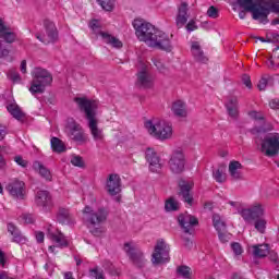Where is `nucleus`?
Instances as JSON below:
<instances>
[{
  "mask_svg": "<svg viewBox=\"0 0 279 279\" xmlns=\"http://www.w3.org/2000/svg\"><path fill=\"white\" fill-rule=\"evenodd\" d=\"M268 254H269V258H270V260H272V263H278V253L270 252Z\"/></svg>",
  "mask_w": 279,
  "mask_h": 279,
  "instance_id": "obj_62",
  "label": "nucleus"
},
{
  "mask_svg": "<svg viewBox=\"0 0 279 279\" xmlns=\"http://www.w3.org/2000/svg\"><path fill=\"white\" fill-rule=\"evenodd\" d=\"M262 151L265 156L274 157L279 153V133L268 134L262 143Z\"/></svg>",
  "mask_w": 279,
  "mask_h": 279,
  "instance_id": "obj_11",
  "label": "nucleus"
},
{
  "mask_svg": "<svg viewBox=\"0 0 279 279\" xmlns=\"http://www.w3.org/2000/svg\"><path fill=\"white\" fill-rule=\"evenodd\" d=\"M144 128L157 141H171L173 138V124L167 120L153 118L144 123Z\"/></svg>",
  "mask_w": 279,
  "mask_h": 279,
  "instance_id": "obj_3",
  "label": "nucleus"
},
{
  "mask_svg": "<svg viewBox=\"0 0 279 279\" xmlns=\"http://www.w3.org/2000/svg\"><path fill=\"white\" fill-rule=\"evenodd\" d=\"M213 225L215 230H217V232H225L226 230V220H223L219 214H214L213 215Z\"/></svg>",
  "mask_w": 279,
  "mask_h": 279,
  "instance_id": "obj_36",
  "label": "nucleus"
},
{
  "mask_svg": "<svg viewBox=\"0 0 279 279\" xmlns=\"http://www.w3.org/2000/svg\"><path fill=\"white\" fill-rule=\"evenodd\" d=\"M0 265L5 267V253L0 248Z\"/></svg>",
  "mask_w": 279,
  "mask_h": 279,
  "instance_id": "obj_61",
  "label": "nucleus"
},
{
  "mask_svg": "<svg viewBox=\"0 0 279 279\" xmlns=\"http://www.w3.org/2000/svg\"><path fill=\"white\" fill-rule=\"evenodd\" d=\"M171 110L174 117L179 119H186L189 117V107L186 106V101L182 99L174 100Z\"/></svg>",
  "mask_w": 279,
  "mask_h": 279,
  "instance_id": "obj_24",
  "label": "nucleus"
},
{
  "mask_svg": "<svg viewBox=\"0 0 279 279\" xmlns=\"http://www.w3.org/2000/svg\"><path fill=\"white\" fill-rule=\"evenodd\" d=\"M123 251L125 252L126 256L132 259V263L135 265V267H145V255L141 250H138V245H136V243H124Z\"/></svg>",
  "mask_w": 279,
  "mask_h": 279,
  "instance_id": "obj_10",
  "label": "nucleus"
},
{
  "mask_svg": "<svg viewBox=\"0 0 279 279\" xmlns=\"http://www.w3.org/2000/svg\"><path fill=\"white\" fill-rule=\"evenodd\" d=\"M8 167V161L3 155H0V169H5Z\"/></svg>",
  "mask_w": 279,
  "mask_h": 279,
  "instance_id": "obj_60",
  "label": "nucleus"
},
{
  "mask_svg": "<svg viewBox=\"0 0 279 279\" xmlns=\"http://www.w3.org/2000/svg\"><path fill=\"white\" fill-rule=\"evenodd\" d=\"M22 219H23L24 223H34V221H36V218L32 214L22 215Z\"/></svg>",
  "mask_w": 279,
  "mask_h": 279,
  "instance_id": "obj_52",
  "label": "nucleus"
},
{
  "mask_svg": "<svg viewBox=\"0 0 279 279\" xmlns=\"http://www.w3.org/2000/svg\"><path fill=\"white\" fill-rule=\"evenodd\" d=\"M7 76L13 84H19L21 82V75L16 71H10L7 73Z\"/></svg>",
  "mask_w": 279,
  "mask_h": 279,
  "instance_id": "obj_45",
  "label": "nucleus"
},
{
  "mask_svg": "<svg viewBox=\"0 0 279 279\" xmlns=\"http://www.w3.org/2000/svg\"><path fill=\"white\" fill-rule=\"evenodd\" d=\"M0 279H12V278L8 276V272L0 271Z\"/></svg>",
  "mask_w": 279,
  "mask_h": 279,
  "instance_id": "obj_64",
  "label": "nucleus"
},
{
  "mask_svg": "<svg viewBox=\"0 0 279 279\" xmlns=\"http://www.w3.org/2000/svg\"><path fill=\"white\" fill-rule=\"evenodd\" d=\"M226 109L231 119H239V98H229L226 102Z\"/></svg>",
  "mask_w": 279,
  "mask_h": 279,
  "instance_id": "obj_27",
  "label": "nucleus"
},
{
  "mask_svg": "<svg viewBox=\"0 0 279 279\" xmlns=\"http://www.w3.org/2000/svg\"><path fill=\"white\" fill-rule=\"evenodd\" d=\"M89 27L92 32L96 34L97 38H101V40L107 45H110V47H113L114 49H121V47H123V41L109 33L101 31V23H99V21L92 20L89 22Z\"/></svg>",
  "mask_w": 279,
  "mask_h": 279,
  "instance_id": "obj_7",
  "label": "nucleus"
},
{
  "mask_svg": "<svg viewBox=\"0 0 279 279\" xmlns=\"http://www.w3.org/2000/svg\"><path fill=\"white\" fill-rule=\"evenodd\" d=\"M248 117L254 121H263V119H265L262 112L254 110L248 112Z\"/></svg>",
  "mask_w": 279,
  "mask_h": 279,
  "instance_id": "obj_48",
  "label": "nucleus"
},
{
  "mask_svg": "<svg viewBox=\"0 0 279 279\" xmlns=\"http://www.w3.org/2000/svg\"><path fill=\"white\" fill-rule=\"evenodd\" d=\"M153 265H162L169 263V245L165 240H158L151 255Z\"/></svg>",
  "mask_w": 279,
  "mask_h": 279,
  "instance_id": "obj_12",
  "label": "nucleus"
},
{
  "mask_svg": "<svg viewBox=\"0 0 279 279\" xmlns=\"http://www.w3.org/2000/svg\"><path fill=\"white\" fill-rule=\"evenodd\" d=\"M0 38H3L5 43H14L16 40V35L12 32V29L5 27L3 24V20L0 19Z\"/></svg>",
  "mask_w": 279,
  "mask_h": 279,
  "instance_id": "obj_30",
  "label": "nucleus"
},
{
  "mask_svg": "<svg viewBox=\"0 0 279 279\" xmlns=\"http://www.w3.org/2000/svg\"><path fill=\"white\" fill-rule=\"evenodd\" d=\"M178 221L186 234H191V232H193V227L198 223L197 218L189 214H181L178 217Z\"/></svg>",
  "mask_w": 279,
  "mask_h": 279,
  "instance_id": "obj_20",
  "label": "nucleus"
},
{
  "mask_svg": "<svg viewBox=\"0 0 279 279\" xmlns=\"http://www.w3.org/2000/svg\"><path fill=\"white\" fill-rule=\"evenodd\" d=\"M177 276H179L180 278L191 279V276H192L191 267L189 266L177 267Z\"/></svg>",
  "mask_w": 279,
  "mask_h": 279,
  "instance_id": "obj_41",
  "label": "nucleus"
},
{
  "mask_svg": "<svg viewBox=\"0 0 279 279\" xmlns=\"http://www.w3.org/2000/svg\"><path fill=\"white\" fill-rule=\"evenodd\" d=\"M35 204L41 210V213H49L53 208V201L51 194L47 191H39L35 196Z\"/></svg>",
  "mask_w": 279,
  "mask_h": 279,
  "instance_id": "obj_14",
  "label": "nucleus"
},
{
  "mask_svg": "<svg viewBox=\"0 0 279 279\" xmlns=\"http://www.w3.org/2000/svg\"><path fill=\"white\" fill-rule=\"evenodd\" d=\"M241 80H242V83L244 84V86H246V88H248V90H252V78L250 77V75L243 74Z\"/></svg>",
  "mask_w": 279,
  "mask_h": 279,
  "instance_id": "obj_49",
  "label": "nucleus"
},
{
  "mask_svg": "<svg viewBox=\"0 0 279 279\" xmlns=\"http://www.w3.org/2000/svg\"><path fill=\"white\" fill-rule=\"evenodd\" d=\"M132 26L135 31L136 38H138L141 43H145L148 47L161 49L162 51H171V49H173V46H171L172 36L160 31L151 23L143 19H135L132 22Z\"/></svg>",
  "mask_w": 279,
  "mask_h": 279,
  "instance_id": "obj_1",
  "label": "nucleus"
},
{
  "mask_svg": "<svg viewBox=\"0 0 279 279\" xmlns=\"http://www.w3.org/2000/svg\"><path fill=\"white\" fill-rule=\"evenodd\" d=\"M106 191L111 197L121 193V177L119 174H109L106 181Z\"/></svg>",
  "mask_w": 279,
  "mask_h": 279,
  "instance_id": "obj_15",
  "label": "nucleus"
},
{
  "mask_svg": "<svg viewBox=\"0 0 279 279\" xmlns=\"http://www.w3.org/2000/svg\"><path fill=\"white\" fill-rule=\"evenodd\" d=\"M268 69H278L279 66V46L272 50V54L266 58Z\"/></svg>",
  "mask_w": 279,
  "mask_h": 279,
  "instance_id": "obj_31",
  "label": "nucleus"
},
{
  "mask_svg": "<svg viewBox=\"0 0 279 279\" xmlns=\"http://www.w3.org/2000/svg\"><path fill=\"white\" fill-rule=\"evenodd\" d=\"M253 254L257 256V258H265L269 254V245L268 244H258L253 246Z\"/></svg>",
  "mask_w": 279,
  "mask_h": 279,
  "instance_id": "obj_33",
  "label": "nucleus"
},
{
  "mask_svg": "<svg viewBox=\"0 0 279 279\" xmlns=\"http://www.w3.org/2000/svg\"><path fill=\"white\" fill-rule=\"evenodd\" d=\"M191 53L197 62H202L203 64H206V62H208V57H206L204 50H202V45L199 44V41L191 43Z\"/></svg>",
  "mask_w": 279,
  "mask_h": 279,
  "instance_id": "obj_25",
  "label": "nucleus"
},
{
  "mask_svg": "<svg viewBox=\"0 0 279 279\" xmlns=\"http://www.w3.org/2000/svg\"><path fill=\"white\" fill-rule=\"evenodd\" d=\"M207 16H209V19H219V10L215 7H209L207 10Z\"/></svg>",
  "mask_w": 279,
  "mask_h": 279,
  "instance_id": "obj_47",
  "label": "nucleus"
},
{
  "mask_svg": "<svg viewBox=\"0 0 279 279\" xmlns=\"http://www.w3.org/2000/svg\"><path fill=\"white\" fill-rule=\"evenodd\" d=\"M189 22V3L181 2L178 7V12L175 15V25L179 29H182L183 26Z\"/></svg>",
  "mask_w": 279,
  "mask_h": 279,
  "instance_id": "obj_21",
  "label": "nucleus"
},
{
  "mask_svg": "<svg viewBox=\"0 0 279 279\" xmlns=\"http://www.w3.org/2000/svg\"><path fill=\"white\" fill-rule=\"evenodd\" d=\"M253 223L257 232H259L260 234H265V230H267V220L263 218V216L253 220Z\"/></svg>",
  "mask_w": 279,
  "mask_h": 279,
  "instance_id": "obj_38",
  "label": "nucleus"
},
{
  "mask_svg": "<svg viewBox=\"0 0 279 279\" xmlns=\"http://www.w3.org/2000/svg\"><path fill=\"white\" fill-rule=\"evenodd\" d=\"M252 133L255 134V136H260V134H265V130L264 129H253Z\"/></svg>",
  "mask_w": 279,
  "mask_h": 279,
  "instance_id": "obj_63",
  "label": "nucleus"
},
{
  "mask_svg": "<svg viewBox=\"0 0 279 279\" xmlns=\"http://www.w3.org/2000/svg\"><path fill=\"white\" fill-rule=\"evenodd\" d=\"M257 88H258L259 90H265V88H267V78L263 77V78L259 81V83H258V85H257Z\"/></svg>",
  "mask_w": 279,
  "mask_h": 279,
  "instance_id": "obj_57",
  "label": "nucleus"
},
{
  "mask_svg": "<svg viewBox=\"0 0 279 279\" xmlns=\"http://www.w3.org/2000/svg\"><path fill=\"white\" fill-rule=\"evenodd\" d=\"M169 169L175 174H180L184 171L186 167V157L184 156V151L181 149H175L172 151L169 159Z\"/></svg>",
  "mask_w": 279,
  "mask_h": 279,
  "instance_id": "obj_13",
  "label": "nucleus"
},
{
  "mask_svg": "<svg viewBox=\"0 0 279 279\" xmlns=\"http://www.w3.org/2000/svg\"><path fill=\"white\" fill-rule=\"evenodd\" d=\"M185 27L187 32H195V29H197V23L195 22V20H191Z\"/></svg>",
  "mask_w": 279,
  "mask_h": 279,
  "instance_id": "obj_53",
  "label": "nucleus"
},
{
  "mask_svg": "<svg viewBox=\"0 0 279 279\" xmlns=\"http://www.w3.org/2000/svg\"><path fill=\"white\" fill-rule=\"evenodd\" d=\"M57 221H59V223H71V213H69V209L64 207L59 208Z\"/></svg>",
  "mask_w": 279,
  "mask_h": 279,
  "instance_id": "obj_34",
  "label": "nucleus"
},
{
  "mask_svg": "<svg viewBox=\"0 0 279 279\" xmlns=\"http://www.w3.org/2000/svg\"><path fill=\"white\" fill-rule=\"evenodd\" d=\"M228 204L229 206L234 208V210H238V213H240L241 208L243 207V204L239 201H229Z\"/></svg>",
  "mask_w": 279,
  "mask_h": 279,
  "instance_id": "obj_51",
  "label": "nucleus"
},
{
  "mask_svg": "<svg viewBox=\"0 0 279 279\" xmlns=\"http://www.w3.org/2000/svg\"><path fill=\"white\" fill-rule=\"evenodd\" d=\"M50 145L54 154H64V151H66V145H64V142L58 137H52L50 140Z\"/></svg>",
  "mask_w": 279,
  "mask_h": 279,
  "instance_id": "obj_32",
  "label": "nucleus"
},
{
  "mask_svg": "<svg viewBox=\"0 0 279 279\" xmlns=\"http://www.w3.org/2000/svg\"><path fill=\"white\" fill-rule=\"evenodd\" d=\"M140 69L141 71H162L163 69H169L165 62H162L159 59L153 60V65L149 64L147 61H141L140 62Z\"/></svg>",
  "mask_w": 279,
  "mask_h": 279,
  "instance_id": "obj_26",
  "label": "nucleus"
},
{
  "mask_svg": "<svg viewBox=\"0 0 279 279\" xmlns=\"http://www.w3.org/2000/svg\"><path fill=\"white\" fill-rule=\"evenodd\" d=\"M65 134L68 138H71V141L80 143L81 145L88 141L82 124L77 123L73 118H68L65 121Z\"/></svg>",
  "mask_w": 279,
  "mask_h": 279,
  "instance_id": "obj_6",
  "label": "nucleus"
},
{
  "mask_svg": "<svg viewBox=\"0 0 279 279\" xmlns=\"http://www.w3.org/2000/svg\"><path fill=\"white\" fill-rule=\"evenodd\" d=\"M32 77L33 81L29 87L32 95H43L47 90V86L53 84V75L49 71H34Z\"/></svg>",
  "mask_w": 279,
  "mask_h": 279,
  "instance_id": "obj_4",
  "label": "nucleus"
},
{
  "mask_svg": "<svg viewBox=\"0 0 279 279\" xmlns=\"http://www.w3.org/2000/svg\"><path fill=\"white\" fill-rule=\"evenodd\" d=\"M7 191H9L12 197H16V199H24L25 183L23 181L14 180L8 184Z\"/></svg>",
  "mask_w": 279,
  "mask_h": 279,
  "instance_id": "obj_22",
  "label": "nucleus"
},
{
  "mask_svg": "<svg viewBox=\"0 0 279 279\" xmlns=\"http://www.w3.org/2000/svg\"><path fill=\"white\" fill-rule=\"evenodd\" d=\"M35 239L37 243H43V241H45V233H43V231H37L35 233Z\"/></svg>",
  "mask_w": 279,
  "mask_h": 279,
  "instance_id": "obj_56",
  "label": "nucleus"
},
{
  "mask_svg": "<svg viewBox=\"0 0 279 279\" xmlns=\"http://www.w3.org/2000/svg\"><path fill=\"white\" fill-rule=\"evenodd\" d=\"M213 178L219 184H223V182H226V174L221 170L214 171Z\"/></svg>",
  "mask_w": 279,
  "mask_h": 279,
  "instance_id": "obj_43",
  "label": "nucleus"
},
{
  "mask_svg": "<svg viewBox=\"0 0 279 279\" xmlns=\"http://www.w3.org/2000/svg\"><path fill=\"white\" fill-rule=\"evenodd\" d=\"M218 236L222 243H228L230 241V234L223 233V231L218 232Z\"/></svg>",
  "mask_w": 279,
  "mask_h": 279,
  "instance_id": "obj_54",
  "label": "nucleus"
},
{
  "mask_svg": "<svg viewBox=\"0 0 279 279\" xmlns=\"http://www.w3.org/2000/svg\"><path fill=\"white\" fill-rule=\"evenodd\" d=\"M8 53H10V51L8 49L3 48V45L0 41V59L8 57Z\"/></svg>",
  "mask_w": 279,
  "mask_h": 279,
  "instance_id": "obj_58",
  "label": "nucleus"
},
{
  "mask_svg": "<svg viewBox=\"0 0 279 279\" xmlns=\"http://www.w3.org/2000/svg\"><path fill=\"white\" fill-rule=\"evenodd\" d=\"M96 1L106 12H112L117 3V0H96Z\"/></svg>",
  "mask_w": 279,
  "mask_h": 279,
  "instance_id": "obj_39",
  "label": "nucleus"
},
{
  "mask_svg": "<svg viewBox=\"0 0 279 279\" xmlns=\"http://www.w3.org/2000/svg\"><path fill=\"white\" fill-rule=\"evenodd\" d=\"M13 242L19 243L20 245H25V243H27V238L21 234V231H17L13 234Z\"/></svg>",
  "mask_w": 279,
  "mask_h": 279,
  "instance_id": "obj_42",
  "label": "nucleus"
},
{
  "mask_svg": "<svg viewBox=\"0 0 279 279\" xmlns=\"http://www.w3.org/2000/svg\"><path fill=\"white\" fill-rule=\"evenodd\" d=\"M194 183L192 181L181 180L179 182L180 195L182 196L185 204L193 206V195L191 194V189H193Z\"/></svg>",
  "mask_w": 279,
  "mask_h": 279,
  "instance_id": "obj_23",
  "label": "nucleus"
},
{
  "mask_svg": "<svg viewBox=\"0 0 279 279\" xmlns=\"http://www.w3.org/2000/svg\"><path fill=\"white\" fill-rule=\"evenodd\" d=\"M58 38V29L56 28V24L53 22L45 23V33L43 35H37V39L40 43H53Z\"/></svg>",
  "mask_w": 279,
  "mask_h": 279,
  "instance_id": "obj_18",
  "label": "nucleus"
},
{
  "mask_svg": "<svg viewBox=\"0 0 279 279\" xmlns=\"http://www.w3.org/2000/svg\"><path fill=\"white\" fill-rule=\"evenodd\" d=\"M145 154L149 170L153 171V173H158V171L162 169V162L160 161L158 153H156L154 148H147Z\"/></svg>",
  "mask_w": 279,
  "mask_h": 279,
  "instance_id": "obj_17",
  "label": "nucleus"
},
{
  "mask_svg": "<svg viewBox=\"0 0 279 279\" xmlns=\"http://www.w3.org/2000/svg\"><path fill=\"white\" fill-rule=\"evenodd\" d=\"M145 154L149 170L153 171V173H158V171L162 169V162L160 161L158 153H156L154 148H147Z\"/></svg>",
  "mask_w": 279,
  "mask_h": 279,
  "instance_id": "obj_16",
  "label": "nucleus"
},
{
  "mask_svg": "<svg viewBox=\"0 0 279 279\" xmlns=\"http://www.w3.org/2000/svg\"><path fill=\"white\" fill-rule=\"evenodd\" d=\"M239 215L245 223H254V220L265 216V206L260 203H253L246 208H242Z\"/></svg>",
  "mask_w": 279,
  "mask_h": 279,
  "instance_id": "obj_8",
  "label": "nucleus"
},
{
  "mask_svg": "<svg viewBox=\"0 0 279 279\" xmlns=\"http://www.w3.org/2000/svg\"><path fill=\"white\" fill-rule=\"evenodd\" d=\"M269 108H271V110H279V99L275 98V99L270 100Z\"/></svg>",
  "mask_w": 279,
  "mask_h": 279,
  "instance_id": "obj_55",
  "label": "nucleus"
},
{
  "mask_svg": "<svg viewBox=\"0 0 279 279\" xmlns=\"http://www.w3.org/2000/svg\"><path fill=\"white\" fill-rule=\"evenodd\" d=\"M241 169H243V165H241V162L236 160L230 161L229 174L231 175L232 180H241V178H243Z\"/></svg>",
  "mask_w": 279,
  "mask_h": 279,
  "instance_id": "obj_29",
  "label": "nucleus"
},
{
  "mask_svg": "<svg viewBox=\"0 0 279 279\" xmlns=\"http://www.w3.org/2000/svg\"><path fill=\"white\" fill-rule=\"evenodd\" d=\"M33 169L34 171L39 173V175L44 178V180H46L47 182H51V180H53V177L51 175V170L45 167V165H43L40 161H34Z\"/></svg>",
  "mask_w": 279,
  "mask_h": 279,
  "instance_id": "obj_28",
  "label": "nucleus"
},
{
  "mask_svg": "<svg viewBox=\"0 0 279 279\" xmlns=\"http://www.w3.org/2000/svg\"><path fill=\"white\" fill-rule=\"evenodd\" d=\"M7 110L17 121H21V119H23V117H25V114L23 113V111H21V108L16 104H11V105L7 106Z\"/></svg>",
  "mask_w": 279,
  "mask_h": 279,
  "instance_id": "obj_35",
  "label": "nucleus"
},
{
  "mask_svg": "<svg viewBox=\"0 0 279 279\" xmlns=\"http://www.w3.org/2000/svg\"><path fill=\"white\" fill-rule=\"evenodd\" d=\"M75 104L78 106L82 112H85V118L87 119V125L93 140L96 143H101L104 141V129H99V121L97 120V108L98 104L95 100L88 98H75Z\"/></svg>",
  "mask_w": 279,
  "mask_h": 279,
  "instance_id": "obj_2",
  "label": "nucleus"
},
{
  "mask_svg": "<svg viewBox=\"0 0 279 279\" xmlns=\"http://www.w3.org/2000/svg\"><path fill=\"white\" fill-rule=\"evenodd\" d=\"M166 213H173L175 210H180V203L175 201V198L170 197L165 203Z\"/></svg>",
  "mask_w": 279,
  "mask_h": 279,
  "instance_id": "obj_37",
  "label": "nucleus"
},
{
  "mask_svg": "<svg viewBox=\"0 0 279 279\" xmlns=\"http://www.w3.org/2000/svg\"><path fill=\"white\" fill-rule=\"evenodd\" d=\"M71 165H73V167H84V159L77 155H73L71 157V160H70Z\"/></svg>",
  "mask_w": 279,
  "mask_h": 279,
  "instance_id": "obj_44",
  "label": "nucleus"
},
{
  "mask_svg": "<svg viewBox=\"0 0 279 279\" xmlns=\"http://www.w3.org/2000/svg\"><path fill=\"white\" fill-rule=\"evenodd\" d=\"M14 161L16 162V165L23 167L24 169L27 167V165H29V162H27V160L23 159V157L21 156H15Z\"/></svg>",
  "mask_w": 279,
  "mask_h": 279,
  "instance_id": "obj_50",
  "label": "nucleus"
},
{
  "mask_svg": "<svg viewBox=\"0 0 279 279\" xmlns=\"http://www.w3.org/2000/svg\"><path fill=\"white\" fill-rule=\"evenodd\" d=\"M231 250L235 256H241V254H243V246H241L238 242L231 243Z\"/></svg>",
  "mask_w": 279,
  "mask_h": 279,
  "instance_id": "obj_46",
  "label": "nucleus"
},
{
  "mask_svg": "<svg viewBox=\"0 0 279 279\" xmlns=\"http://www.w3.org/2000/svg\"><path fill=\"white\" fill-rule=\"evenodd\" d=\"M20 69L21 71H27V69H29V71H38L36 63L32 59L22 60L20 63Z\"/></svg>",
  "mask_w": 279,
  "mask_h": 279,
  "instance_id": "obj_40",
  "label": "nucleus"
},
{
  "mask_svg": "<svg viewBox=\"0 0 279 279\" xmlns=\"http://www.w3.org/2000/svg\"><path fill=\"white\" fill-rule=\"evenodd\" d=\"M136 86H138V88H145V89H149V88H154V75H151L149 73V71H140L136 74Z\"/></svg>",
  "mask_w": 279,
  "mask_h": 279,
  "instance_id": "obj_19",
  "label": "nucleus"
},
{
  "mask_svg": "<svg viewBox=\"0 0 279 279\" xmlns=\"http://www.w3.org/2000/svg\"><path fill=\"white\" fill-rule=\"evenodd\" d=\"M108 208L95 207V205H87L83 209L84 219L89 226H101L108 221Z\"/></svg>",
  "mask_w": 279,
  "mask_h": 279,
  "instance_id": "obj_5",
  "label": "nucleus"
},
{
  "mask_svg": "<svg viewBox=\"0 0 279 279\" xmlns=\"http://www.w3.org/2000/svg\"><path fill=\"white\" fill-rule=\"evenodd\" d=\"M8 232H10V234H12V236H13L14 234H16V232H19V230L16 229V227L13 223H9Z\"/></svg>",
  "mask_w": 279,
  "mask_h": 279,
  "instance_id": "obj_59",
  "label": "nucleus"
},
{
  "mask_svg": "<svg viewBox=\"0 0 279 279\" xmlns=\"http://www.w3.org/2000/svg\"><path fill=\"white\" fill-rule=\"evenodd\" d=\"M48 236L52 243L57 244L49 246L48 252H50V254H56L58 252V247L61 250L63 247H69V240H66V236H64V234L58 229L53 228V226L48 228Z\"/></svg>",
  "mask_w": 279,
  "mask_h": 279,
  "instance_id": "obj_9",
  "label": "nucleus"
}]
</instances>
